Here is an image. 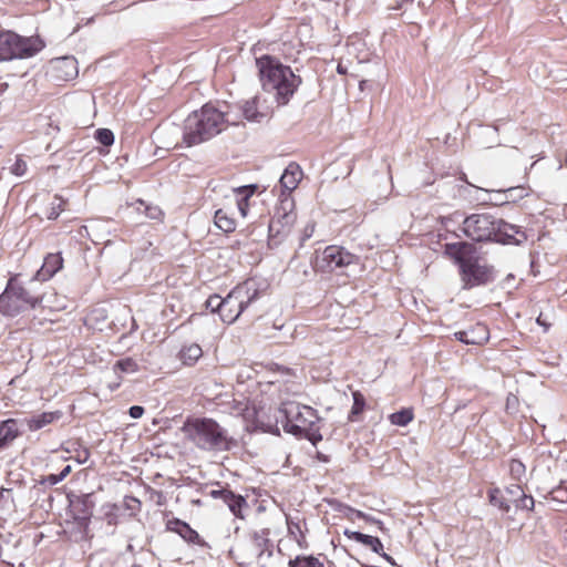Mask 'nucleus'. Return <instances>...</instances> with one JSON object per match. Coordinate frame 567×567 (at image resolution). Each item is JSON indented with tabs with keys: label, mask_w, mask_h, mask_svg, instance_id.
Returning a JSON list of instances; mask_svg holds the SVG:
<instances>
[{
	"label": "nucleus",
	"mask_w": 567,
	"mask_h": 567,
	"mask_svg": "<svg viewBox=\"0 0 567 567\" xmlns=\"http://www.w3.org/2000/svg\"><path fill=\"white\" fill-rule=\"evenodd\" d=\"M124 505L132 514L141 511V502L134 496H125Z\"/></svg>",
	"instance_id": "45"
},
{
	"label": "nucleus",
	"mask_w": 567,
	"mask_h": 567,
	"mask_svg": "<svg viewBox=\"0 0 567 567\" xmlns=\"http://www.w3.org/2000/svg\"><path fill=\"white\" fill-rule=\"evenodd\" d=\"M343 535L351 540H354L365 547H369L375 554H381V551L383 550V544L379 537L350 529H344Z\"/></svg>",
	"instance_id": "22"
},
{
	"label": "nucleus",
	"mask_w": 567,
	"mask_h": 567,
	"mask_svg": "<svg viewBox=\"0 0 567 567\" xmlns=\"http://www.w3.org/2000/svg\"><path fill=\"white\" fill-rule=\"evenodd\" d=\"M381 557H383L389 564H391L392 566L395 565V561L394 559L389 556L388 554H385L383 550L381 551V554H379Z\"/></svg>",
	"instance_id": "62"
},
{
	"label": "nucleus",
	"mask_w": 567,
	"mask_h": 567,
	"mask_svg": "<svg viewBox=\"0 0 567 567\" xmlns=\"http://www.w3.org/2000/svg\"><path fill=\"white\" fill-rule=\"evenodd\" d=\"M114 370L123 373H136L140 371V367L133 358L127 357L117 360L114 364Z\"/></svg>",
	"instance_id": "33"
},
{
	"label": "nucleus",
	"mask_w": 567,
	"mask_h": 567,
	"mask_svg": "<svg viewBox=\"0 0 567 567\" xmlns=\"http://www.w3.org/2000/svg\"><path fill=\"white\" fill-rule=\"evenodd\" d=\"M118 506L116 504H104L102 506L103 519L106 520L107 525L115 526L118 523Z\"/></svg>",
	"instance_id": "35"
},
{
	"label": "nucleus",
	"mask_w": 567,
	"mask_h": 567,
	"mask_svg": "<svg viewBox=\"0 0 567 567\" xmlns=\"http://www.w3.org/2000/svg\"><path fill=\"white\" fill-rule=\"evenodd\" d=\"M526 474L525 464L517 458H513L509 462V475L514 481L520 482Z\"/></svg>",
	"instance_id": "36"
},
{
	"label": "nucleus",
	"mask_w": 567,
	"mask_h": 567,
	"mask_svg": "<svg viewBox=\"0 0 567 567\" xmlns=\"http://www.w3.org/2000/svg\"><path fill=\"white\" fill-rule=\"evenodd\" d=\"M44 48L45 42L39 35L23 37L11 30L0 31V62L31 59Z\"/></svg>",
	"instance_id": "7"
},
{
	"label": "nucleus",
	"mask_w": 567,
	"mask_h": 567,
	"mask_svg": "<svg viewBox=\"0 0 567 567\" xmlns=\"http://www.w3.org/2000/svg\"><path fill=\"white\" fill-rule=\"evenodd\" d=\"M279 414L285 432L297 439L308 440L312 445H317L322 440L318 425L320 417L313 408L286 401L280 405Z\"/></svg>",
	"instance_id": "5"
},
{
	"label": "nucleus",
	"mask_w": 567,
	"mask_h": 567,
	"mask_svg": "<svg viewBox=\"0 0 567 567\" xmlns=\"http://www.w3.org/2000/svg\"><path fill=\"white\" fill-rule=\"evenodd\" d=\"M506 493L512 497V501L515 502V498H518L524 491L519 484H512L506 487Z\"/></svg>",
	"instance_id": "48"
},
{
	"label": "nucleus",
	"mask_w": 567,
	"mask_h": 567,
	"mask_svg": "<svg viewBox=\"0 0 567 567\" xmlns=\"http://www.w3.org/2000/svg\"><path fill=\"white\" fill-rule=\"evenodd\" d=\"M22 435L19 429V421L7 419L0 421V451L8 449L16 439Z\"/></svg>",
	"instance_id": "19"
},
{
	"label": "nucleus",
	"mask_w": 567,
	"mask_h": 567,
	"mask_svg": "<svg viewBox=\"0 0 567 567\" xmlns=\"http://www.w3.org/2000/svg\"><path fill=\"white\" fill-rule=\"evenodd\" d=\"M318 458L322 462H328L329 458L327 455L322 454V453H318Z\"/></svg>",
	"instance_id": "64"
},
{
	"label": "nucleus",
	"mask_w": 567,
	"mask_h": 567,
	"mask_svg": "<svg viewBox=\"0 0 567 567\" xmlns=\"http://www.w3.org/2000/svg\"><path fill=\"white\" fill-rule=\"evenodd\" d=\"M32 286L29 282L23 285L18 276L11 277L0 295V312L14 317L27 309H34L42 301V296Z\"/></svg>",
	"instance_id": "6"
},
{
	"label": "nucleus",
	"mask_w": 567,
	"mask_h": 567,
	"mask_svg": "<svg viewBox=\"0 0 567 567\" xmlns=\"http://www.w3.org/2000/svg\"><path fill=\"white\" fill-rule=\"evenodd\" d=\"M182 432L199 450L225 452L237 446V440L210 417H187Z\"/></svg>",
	"instance_id": "4"
},
{
	"label": "nucleus",
	"mask_w": 567,
	"mask_h": 567,
	"mask_svg": "<svg viewBox=\"0 0 567 567\" xmlns=\"http://www.w3.org/2000/svg\"><path fill=\"white\" fill-rule=\"evenodd\" d=\"M270 530L268 528H264L259 532H254L251 535V539L254 543V546L258 549L257 559L258 563H261L264 560V557L270 558L272 556V548L274 545L271 540L269 539Z\"/></svg>",
	"instance_id": "20"
},
{
	"label": "nucleus",
	"mask_w": 567,
	"mask_h": 567,
	"mask_svg": "<svg viewBox=\"0 0 567 567\" xmlns=\"http://www.w3.org/2000/svg\"><path fill=\"white\" fill-rule=\"evenodd\" d=\"M297 219L295 213V200L291 196L285 195L279 198V205L276 207L274 216L268 226V244L270 247L280 245L290 234Z\"/></svg>",
	"instance_id": "8"
},
{
	"label": "nucleus",
	"mask_w": 567,
	"mask_h": 567,
	"mask_svg": "<svg viewBox=\"0 0 567 567\" xmlns=\"http://www.w3.org/2000/svg\"><path fill=\"white\" fill-rule=\"evenodd\" d=\"M288 567H324V566L315 556L299 555L288 561Z\"/></svg>",
	"instance_id": "28"
},
{
	"label": "nucleus",
	"mask_w": 567,
	"mask_h": 567,
	"mask_svg": "<svg viewBox=\"0 0 567 567\" xmlns=\"http://www.w3.org/2000/svg\"><path fill=\"white\" fill-rule=\"evenodd\" d=\"M229 511L235 515V517L244 519L245 516L243 514V509L248 508V503L246 498L236 493H231V495L225 499V503Z\"/></svg>",
	"instance_id": "25"
},
{
	"label": "nucleus",
	"mask_w": 567,
	"mask_h": 567,
	"mask_svg": "<svg viewBox=\"0 0 567 567\" xmlns=\"http://www.w3.org/2000/svg\"><path fill=\"white\" fill-rule=\"evenodd\" d=\"M62 416V412L60 411H53V412H42L40 414H35L30 416L29 419H25V423L28 425V429L32 432L38 431L54 421L59 420Z\"/></svg>",
	"instance_id": "24"
},
{
	"label": "nucleus",
	"mask_w": 567,
	"mask_h": 567,
	"mask_svg": "<svg viewBox=\"0 0 567 567\" xmlns=\"http://www.w3.org/2000/svg\"><path fill=\"white\" fill-rule=\"evenodd\" d=\"M145 410L141 405H132L128 409V414L133 419H140L144 414Z\"/></svg>",
	"instance_id": "52"
},
{
	"label": "nucleus",
	"mask_w": 567,
	"mask_h": 567,
	"mask_svg": "<svg viewBox=\"0 0 567 567\" xmlns=\"http://www.w3.org/2000/svg\"><path fill=\"white\" fill-rule=\"evenodd\" d=\"M63 205H64V200L61 197L55 196L54 202L51 204V208L48 214V219H50V220L56 219L59 217V215L61 214V212L63 210Z\"/></svg>",
	"instance_id": "43"
},
{
	"label": "nucleus",
	"mask_w": 567,
	"mask_h": 567,
	"mask_svg": "<svg viewBox=\"0 0 567 567\" xmlns=\"http://www.w3.org/2000/svg\"><path fill=\"white\" fill-rule=\"evenodd\" d=\"M237 206L239 212L241 213V216L245 217L247 215L248 200H244V198L240 197V199H238Z\"/></svg>",
	"instance_id": "54"
},
{
	"label": "nucleus",
	"mask_w": 567,
	"mask_h": 567,
	"mask_svg": "<svg viewBox=\"0 0 567 567\" xmlns=\"http://www.w3.org/2000/svg\"><path fill=\"white\" fill-rule=\"evenodd\" d=\"M363 520H365L369 524L375 525L381 532L385 530L383 522L373 516L365 514V517L363 518Z\"/></svg>",
	"instance_id": "53"
},
{
	"label": "nucleus",
	"mask_w": 567,
	"mask_h": 567,
	"mask_svg": "<svg viewBox=\"0 0 567 567\" xmlns=\"http://www.w3.org/2000/svg\"><path fill=\"white\" fill-rule=\"evenodd\" d=\"M514 504L517 509L533 511L535 501L533 496L523 493L518 498H515Z\"/></svg>",
	"instance_id": "42"
},
{
	"label": "nucleus",
	"mask_w": 567,
	"mask_h": 567,
	"mask_svg": "<svg viewBox=\"0 0 567 567\" xmlns=\"http://www.w3.org/2000/svg\"><path fill=\"white\" fill-rule=\"evenodd\" d=\"M352 396H353V405L351 408L348 419H349V421L354 422V421H357V416L360 415L365 408V399H364L363 394L360 393L359 391H354L352 393Z\"/></svg>",
	"instance_id": "31"
},
{
	"label": "nucleus",
	"mask_w": 567,
	"mask_h": 567,
	"mask_svg": "<svg viewBox=\"0 0 567 567\" xmlns=\"http://www.w3.org/2000/svg\"><path fill=\"white\" fill-rule=\"evenodd\" d=\"M52 76L59 81H70L78 76V61L74 56L65 55L50 62Z\"/></svg>",
	"instance_id": "13"
},
{
	"label": "nucleus",
	"mask_w": 567,
	"mask_h": 567,
	"mask_svg": "<svg viewBox=\"0 0 567 567\" xmlns=\"http://www.w3.org/2000/svg\"><path fill=\"white\" fill-rule=\"evenodd\" d=\"M259 97L254 96L250 100L239 102L235 107L240 111L244 118L249 122H260L266 115L258 110L257 103Z\"/></svg>",
	"instance_id": "23"
},
{
	"label": "nucleus",
	"mask_w": 567,
	"mask_h": 567,
	"mask_svg": "<svg viewBox=\"0 0 567 567\" xmlns=\"http://www.w3.org/2000/svg\"><path fill=\"white\" fill-rule=\"evenodd\" d=\"M302 177V171L300 166L291 162L284 171L280 176L279 183L282 188L280 198L285 195L291 196V192L297 188L300 179Z\"/></svg>",
	"instance_id": "18"
},
{
	"label": "nucleus",
	"mask_w": 567,
	"mask_h": 567,
	"mask_svg": "<svg viewBox=\"0 0 567 567\" xmlns=\"http://www.w3.org/2000/svg\"><path fill=\"white\" fill-rule=\"evenodd\" d=\"M458 272L462 281V288L466 290L480 286H486L493 282L496 278L494 267L486 264H480L477 257L461 265Z\"/></svg>",
	"instance_id": "9"
},
{
	"label": "nucleus",
	"mask_w": 567,
	"mask_h": 567,
	"mask_svg": "<svg viewBox=\"0 0 567 567\" xmlns=\"http://www.w3.org/2000/svg\"><path fill=\"white\" fill-rule=\"evenodd\" d=\"M66 451L74 453L73 458L79 464H85L89 461L90 455H91L89 447L84 446L83 444H81L79 442L72 443L71 447H69Z\"/></svg>",
	"instance_id": "32"
},
{
	"label": "nucleus",
	"mask_w": 567,
	"mask_h": 567,
	"mask_svg": "<svg viewBox=\"0 0 567 567\" xmlns=\"http://www.w3.org/2000/svg\"><path fill=\"white\" fill-rule=\"evenodd\" d=\"M344 514L348 518L354 519H363L365 517V513L355 508H352L350 506H344Z\"/></svg>",
	"instance_id": "49"
},
{
	"label": "nucleus",
	"mask_w": 567,
	"mask_h": 567,
	"mask_svg": "<svg viewBox=\"0 0 567 567\" xmlns=\"http://www.w3.org/2000/svg\"><path fill=\"white\" fill-rule=\"evenodd\" d=\"M151 497L156 502L158 506H163L166 503V496L162 491L152 489Z\"/></svg>",
	"instance_id": "51"
},
{
	"label": "nucleus",
	"mask_w": 567,
	"mask_h": 567,
	"mask_svg": "<svg viewBox=\"0 0 567 567\" xmlns=\"http://www.w3.org/2000/svg\"><path fill=\"white\" fill-rule=\"evenodd\" d=\"M256 189L257 185L250 184L238 187L236 192L244 198V200H248L255 194Z\"/></svg>",
	"instance_id": "46"
},
{
	"label": "nucleus",
	"mask_w": 567,
	"mask_h": 567,
	"mask_svg": "<svg viewBox=\"0 0 567 567\" xmlns=\"http://www.w3.org/2000/svg\"><path fill=\"white\" fill-rule=\"evenodd\" d=\"M27 172V163L18 157L14 164L11 166V173L16 176H23Z\"/></svg>",
	"instance_id": "47"
},
{
	"label": "nucleus",
	"mask_w": 567,
	"mask_h": 567,
	"mask_svg": "<svg viewBox=\"0 0 567 567\" xmlns=\"http://www.w3.org/2000/svg\"><path fill=\"white\" fill-rule=\"evenodd\" d=\"M71 525H72L71 535H72L74 542H82V540H86V539L91 538L90 526H87L85 532H83L80 524L78 522H74V519H72Z\"/></svg>",
	"instance_id": "40"
},
{
	"label": "nucleus",
	"mask_w": 567,
	"mask_h": 567,
	"mask_svg": "<svg viewBox=\"0 0 567 567\" xmlns=\"http://www.w3.org/2000/svg\"><path fill=\"white\" fill-rule=\"evenodd\" d=\"M202 355L203 350L197 343L185 346L179 352V359L187 365H193Z\"/></svg>",
	"instance_id": "26"
},
{
	"label": "nucleus",
	"mask_w": 567,
	"mask_h": 567,
	"mask_svg": "<svg viewBox=\"0 0 567 567\" xmlns=\"http://www.w3.org/2000/svg\"><path fill=\"white\" fill-rule=\"evenodd\" d=\"M373 4V0H346L347 10L365 11Z\"/></svg>",
	"instance_id": "41"
},
{
	"label": "nucleus",
	"mask_w": 567,
	"mask_h": 567,
	"mask_svg": "<svg viewBox=\"0 0 567 567\" xmlns=\"http://www.w3.org/2000/svg\"><path fill=\"white\" fill-rule=\"evenodd\" d=\"M95 140L103 146H111L114 143V133L109 128H97L94 133Z\"/></svg>",
	"instance_id": "38"
},
{
	"label": "nucleus",
	"mask_w": 567,
	"mask_h": 567,
	"mask_svg": "<svg viewBox=\"0 0 567 567\" xmlns=\"http://www.w3.org/2000/svg\"><path fill=\"white\" fill-rule=\"evenodd\" d=\"M231 292L224 298V303L221 307V321L224 323H233L238 317L245 311L243 305H239V301L235 298H231Z\"/></svg>",
	"instance_id": "21"
},
{
	"label": "nucleus",
	"mask_w": 567,
	"mask_h": 567,
	"mask_svg": "<svg viewBox=\"0 0 567 567\" xmlns=\"http://www.w3.org/2000/svg\"><path fill=\"white\" fill-rule=\"evenodd\" d=\"M141 205L145 206V214L151 219H162L164 213L158 206L145 205L143 200H140Z\"/></svg>",
	"instance_id": "44"
},
{
	"label": "nucleus",
	"mask_w": 567,
	"mask_h": 567,
	"mask_svg": "<svg viewBox=\"0 0 567 567\" xmlns=\"http://www.w3.org/2000/svg\"><path fill=\"white\" fill-rule=\"evenodd\" d=\"M505 192L509 194L511 198H524L527 195L523 187H508Z\"/></svg>",
	"instance_id": "50"
},
{
	"label": "nucleus",
	"mask_w": 567,
	"mask_h": 567,
	"mask_svg": "<svg viewBox=\"0 0 567 567\" xmlns=\"http://www.w3.org/2000/svg\"><path fill=\"white\" fill-rule=\"evenodd\" d=\"M337 72L339 74H347V72H348L347 66H344L342 63H338Z\"/></svg>",
	"instance_id": "63"
},
{
	"label": "nucleus",
	"mask_w": 567,
	"mask_h": 567,
	"mask_svg": "<svg viewBox=\"0 0 567 567\" xmlns=\"http://www.w3.org/2000/svg\"><path fill=\"white\" fill-rule=\"evenodd\" d=\"M488 499H489V503L493 505V506H496L498 507L501 511H503L504 513H508L511 511V505L502 496V493H501V489L495 487V488H491L488 491Z\"/></svg>",
	"instance_id": "30"
},
{
	"label": "nucleus",
	"mask_w": 567,
	"mask_h": 567,
	"mask_svg": "<svg viewBox=\"0 0 567 567\" xmlns=\"http://www.w3.org/2000/svg\"><path fill=\"white\" fill-rule=\"evenodd\" d=\"M215 225L224 233H231L236 229V221L225 210L215 212Z\"/></svg>",
	"instance_id": "27"
},
{
	"label": "nucleus",
	"mask_w": 567,
	"mask_h": 567,
	"mask_svg": "<svg viewBox=\"0 0 567 567\" xmlns=\"http://www.w3.org/2000/svg\"><path fill=\"white\" fill-rule=\"evenodd\" d=\"M460 179H461L462 182L466 183L468 186H471V187L475 188V189L484 190V192H487V193L489 192L488 189L477 187V186L473 185L472 183H470V182L467 181V176H466V174H464V173L460 176Z\"/></svg>",
	"instance_id": "58"
},
{
	"label": "nucleus",
	"mask_w": 567,
	"mask_h": 567,
	"mask_svg": "<svg viewBox=\"0 0 567 567\" xmlns=\"http://www.w3.org/2000/svg\"><path fill=\"white\" fill-rule=\"evenodd\" d=\"M236 123L237 120L231 118L229 111L223 112L207 103L185 118L183 142L188 147L202 144L221 133L227 124Z\"/></svg>",
	"instance_id": "2"
},
{
	"label": "nucleus",
	"mask_w": 567,
	"mask_h": 567,
	"mask_svg": "<svg viewBox=\"0 0 567 567\" xmlns=\"http://www.w3.org/2000/svg\"><path fill=\"white\" fill-rule=\"evenodd\" d=\"M230 292L233 296L231 298L237 299L239 305H243L244 309L246 310L254 301L259 298L261 287L256 279L249 278L234 287Z\"/></svg>",
	"instance_id": "12"
},
{
	"label": "nucleus",
	"mask_w": 567,
	"mask_h": 567,
	"mask_svg": "<svg viewBox=\"0 0 567 567\" xmlns=\"http://www.w3.org/2000/svg\"><path fill=\"white\" fill-rule=\"evenodd\" d=\"M166 529L178 534L188 544H196L202 547H207V543L199 536V534L190 527V525L179 518H172L166 524Z\"/></svg>",
	"instance_id": "15"
},
{
	"label": "nucleus",
	"mask_w": 567,
	"mask_h": 567,
	"mask_svg": "<svg viewBox=\"0 0 567 567\" xmlns=\"http://www.w3.org/2000/svg\"><path fill=\"white\" fill-rule=\"evenodd\" d=\"M256 68L262 90L274 93L278 105H287L302 83L301 78L276 56L262 54L256 58Z\"/></svg>",
	"instance_id": "1"
},
{
	"label": "nucleus",
	"mask_w": 567,
	"mask_h": 567,
	"mask_svg": "<svg viewBox=\"0 0 567 567\" xmlns=\"http://www.w3.org/2000/svg\"><path fill=\"white\" fill-rule=\"evenodd\" d=\"M224 303V298L219 295H212L205 302L206 309H209L213 313H218L221 319V307Z\"/></svg>",
	"instance_id": "39"
},
{
	"label": "nucleus",
	"mask_w": 567,
	"mask_h": 567,
	"mask_svg": "<svg viewBox=\"0 0 567 567\" xmlns=\"http://www.w3.org/2000/svg\"><path fill=\"white\" fill-rule=\"evenodd\" d=\"M536 322H537V324H539V326L544 327V330H545V331H547V330L549 329V327H550V324H549V323H547V322L543 319L542 315H539V316L537 317Z\"/></svg>",
	"instance_id": "60"
},
{
	"label": "nucleus",
	"mask_w": 567,
	"mask_h": 567,
	"mask_svg": "<svg viewBox=\"0 0 567 567\" xmlns=\"http://www.w3.org/2000/svg\"><path fill=\"white\" fill-rule=\"evenodd\" d=\"M59 483H61V480L58 474H49L47 476H42L40 480H37L32 491H35L37 493L44 492L47 487L54 486Z\"/></svg>",
	"instance_id": "34"
},
{
	"label": "nucleus",
	"mask_w": 567,
	"mask_h": 567,
	"mask_svg": "<svg viewBox=\"0 0 567 567\" xmlns=\"http://www.w3.org/2000/svg\"><path fill=\"white\" fill-rule=\"evenodd\" d=\"M475 248L466 241L451 243L445 245V254L451 257L461 269V265L471 261L474 256Z\"/></svg>",
	"instance_id": "17"
},
{
	"label": "nucleus",
	"mask_w": 567,
	"mask_h": 567,
	"mask_svg": "<svg viewBox=\"0 0 567 567\" xmlns=\"http://www.w3.org/2000/svg\"><path fill=\"white\" fill-rule=\"evenodd\" d=\"M70 515L78 522L83 532L90 526L93 511L96 505L94 493L68 495Z\"/></svg>",
	"instance_id": "10"
},
{
	"label": "nucleus",
	"mask_w": 567,
	"mask_h": 567,
	"mask_svg": "<svg viewBox=\"0 0 567 567\" xmlns=\"http://www.w3.org/2000/svg\"><path fill=\"white\" fill-rule=\"evenodd\" d=\"M454 337L465 344H483L488 340L489 331L486 324L478 322L467 330L455 332Z\"/></svg>",
	"instance_id": "16"
},
{
	"label": "nucleus",
	"mask_w": 567,
	"mask_h": 567,
	"mask_svg": "<svg viewBox=\"0 0 567 567\" xmlns=\"http://www.w3.org/2000/svg\"><path fill=\"white\" fill-rule=\"evenodd\" d=\"M63 267V258L60 252L49 254L35 275L29 280L30 285H34L38 281H47L51 279L59 270Z\"/></svg>",
	"instance_id": "14"
},
{
	"label": "nucleus",
	"mask_w": 567,
	"mask_h": 567,
	"mask_svg": "<svg viewBox=\"0 0 567 567\" xmlns=\"http://www.w3.org/2000/svg\"><path fill=\"white\" fill-rule=\"evenodd\" d=\"M360 258L341 246H328L318 261L324 271H334L350 265L359 264Z\"/></svg>",
	"instance_id": "11"
},
{
	"label": "nucleus",
	"mask_w": 567,
	"mask_h": 567,
	"mask_svg": "<svg viewBox=\"0 0 567 567\" xmlns=\"http://www.w3.org/2000/svg\"><path fill=\"white\" fill-rule=\"evenodd\" d=\"M72 467L71 465H65L60 473H58V476L60 477L61 482L71 473Z\"/></svg>",
	"instance_id": "56"
},
{
	"label": "nucleus",
	"mask_w": 567,
	"mask_h": 567,
	"mask_svg": "<svg viewBox=\"0 0 567 567\" xmlns=\"http://www.w3.org/2000/svg\"><path fill=\"white\" fill-rule=\"evenodd\" d=\"M233 491L229 488H225L223 491V495H220L217 499H221L225 503V499H227L231 495Z\"/></svg>",
	"instance_id": "61"
},
{
	"label": "nucleus",
	"mask_w": 567,
	"mask_h": 567,
	"mask_svg": "<svg viewBox=\"0 0 567 567\" xmlns=\"http://www.w3.org/2000/svg\"><path fill=\"white\" fill-rule=\"evenodd\" d=\"M219 486V488L217 489H212L209 492V496L217 499L220 495H223V491L226 488V487H223L219 485V483L217 484Z\"/></svg>",
	"instance_id": "57"
},
{
	"label": "nucleus",
	"mask_w": 567,
	"mask_h": 567,
	"mask_svg": "<svg viewBox=\"0 0 567 567\" xmlns=\"http://www.w3.org/2000/svg\"><path fill=\"white\" fill-rule=\"evenodd\" d=\"M548 498L560 504L567 503V484L561 482L558 486L554 487L548 493Z\"/></svg>",
	"instance_id": "37"
},
{
	"label": "nucleus",
	"mask_w": 567,
	"mask_h": 567,
	"mask_svg": "<svg viewBox=\"0 0 567 567\" xmlns=\"http://www.w3.org/2000/svg\"><path fill=\"white\" fill-rule=\"evenodd\" d=\"M466 237L477 243L494 241L519 245L526 236L516 225L496 218L492 214H472L463 221Z\"/></svg>",
	"instance_id": "3"
},
{
	"label": "nucleus",
	"mask_w": 567,
	"mask_h": 567,
	"mask_svg": "<svg viewBox=\"0 0 567 567\" xmlns=\"http://www.w3.org/2000/svg\"><path fill=\"white\" fill-rule=\"evenodd\" d=\"M389 420L393 425L406 426L413 420V411L411 409H402L390 414Z\"/></svg>",
	"instance_id": "29"
},
{
	"label": "nucleus",
	"mask_w": 567,
	"mask_h": 567,
	"mask_svg": "<svg viewBox=\"0 0 567 567\" xmlns=\"http://www.w3.org/2000/svg\"><path fill=\"white\" fill-rule=\"evenodd\" d=\"M274 367H275V368H274V370H275V371H278V372H280V373H281V374H284V375H288V377H290V375H292V374H293V373H292V370H291L290 368H287V367H284V365H279V364H277V363H276V364H274Z\"/></svg>",
	"instance_id": "55"
},
{
	"label": "nucleus",
	"mask_w": 567,
	"mask_h": 567,
	"mask_svg": "<svg viewBox=\"0 0 567 567\" xmlns=\"http://www.w3.org/2000/svg\"><path fill=\"white\" fill-rule=\"evenodd\" d=\"M11 488L1 487L0 488V502L4 498H9L11 496Z\"/></svg>",
	"instance_id": "59"
}]
</instances>
